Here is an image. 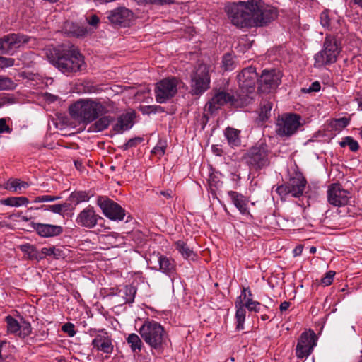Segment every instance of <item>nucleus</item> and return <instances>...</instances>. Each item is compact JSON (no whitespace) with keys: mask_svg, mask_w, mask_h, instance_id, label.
Returning a JSON list of instances; mask_svg holds the SVG:
<instances>
[{"mask_svg":"<svg viewBox=\"0 0 362 362\" xmlns=\"http://www.w3.org/2000/svg\"><path fill=\"white\" fill-rule=\"evenodd\" d=\"M302 252L303 247L301 245H298L293 250V255L294 256H298L301 255Z\"/></svg>","mask_w":362,"mask_h":362,"instance_id":"nucleus-59","label":"nucleus"},{"mask_svg":"<svg viewBox=\"0 0 362 362\" xmlns=\"http://www.w3.org/2000/svg\"><path fill=\"white\" fill-rule=\"evenodd\" d=\"M165 144L164 142L159 141L158 144L153 148L152 153L156 156H162L165 151Z\"/></svg>","mask_w":362,"mask_h":362,"instance_id":"nucleus-47","label":"nucleus"},{"mask_svg":"<svg viewBox=\"0 0 362 362\" xmlns=\"http://www.w3.org/2000/svg\"><path fill=\"white\" fill-rule=\"evenodd\" d=\"M65 204H57L54 205H42L37 209L49 210L55 214H61L63 210L65 209Z\"/></svg>","mask_w":362,"mask_h":362,"instance_id":"nucleus-40","label":"nucleus"},{"mask_svg":"<svg viewBox=\"0 0 362 362\" xmlns=\"http://www.w3.org/2000/svg\"><path fill=\"white\" fill-rule=\"evenodd\" d=\"M32 226L40 236L44 238L57 236L63 231L62 227L57 225L33 223Z\"/></svg>","mask_w":362,"mask_h":362,"instance_id":"nucleus-21","label":"nucleus"},{"mask_svg":"<svg viewBox=\"0 0 362 362\" xmlns=\"http://www.w3.org/2000/svg\"><path fill=\"white\" fill-rule=\"evenodd\" d=\"M127 341L133 352L139 353L141 351L143 342L136 334L132 333L129 334Z\"/></svg>","mask_w":362,"mask_h":362,"instance_id":"nucleus-31","label":"nucleus"},{"mask_svg":"<svg viewBox=\"0 0 362 362\" xmlns=\"http://www.w3.org/2000/svg\"><path fill=\"white\" fill-rule=\"evenodd\" d=\"M228 103L232 105L234 104V96L233 95L223 90H214V95L206 104L204 111L212 114Z\"/></svg>","mask_w":362,"mask_h":362,"instance_id":"nucleus-12","label":"nucleus"},{"mask_svg":"<svg viewBox=\"0 0 362 362\" xmlns=\"http://www.w3.org/2000/svg\"><path fill=\"white\" fill-rule=\"evenodd\" d=\"M354 4L362 8V0H351Z\"/></svg>","mask_w":362,"mask_h":362,"instance_id":"nucleus-64","label":"nucleus"},{"mask_svg":"<svg viewBox=\"0 0 362 362\" xmlns=\"http://www.w3.org/2000/svg\"><path fill=\"white\" fill-rule=\"evenodd\" d=\"M28 36L13 33L0 39V54H9L14 49L18 48L30 41Z\"/></svg>","mask_w":362,"mask_h":362,"instance_id":"nucleus-13","label":"nucleus"},{"mask_svg":"<svg viewBox=\"0 0 362 362\" xmlns=\"http://www.w3.org/2000/svg\"><path fill=\"white\" fill-rule=\"evenodd\" d=\"M276 192L281 197V199H283L288 194H291V191L289 190L288 183L277 187Z\"/></svg>","mask_w":362,"mask_h":362,"instance_id":"nucleus-49","label":"nucleus"},{"mask_svg":"<svg viewBox=\"0 0 362 362\" xmlns=\"http://www.w3.org/2000/svg\"><path fill=\"white\" fill-rule=\"evenodd\" d=\"M140 111L144 115H149L151 113H156L158 112H163V107L160 105H144L141 106Z\"/></svg>","mask_w":362,"mask_h":362,"instance_id":"nucleus-41","label":"nucleus"},{"mask_svg":"<svg viewBox=\"0 0 362 362\" xmlns=\"http://www.w3.org/2000/svg\"><path fill=\"white\" fill-rule=\"evenodd\" d=\"M133 126V117L130 114H123L118 117L116 124L113 126V130L116 133H122L132 128Z\"/></svg>","mask_w":362,"mask_h":362,"instance_id":"nucleus-24","label":"nucleus"},{"mask_svg":"<svg viewBox=\"0 0 362 362\" xmlns=\"http://www.w3.org/2000/svg\"><path fill=\"white\" fill-rule=\"evenodd\" d=\"M287 183L291 195L293 197H299L303 194L307 182L300 174H298L291 177Z\"/></svg>","mask_w":362,"mask_h":362,"instance_id":"nucleus-22","label":"nucleus"},{"mask_svg":"<svg viewBox=\"0 0 362 362\" xmlns=\"http://www.w3.org/2000/svg\"><path fill=\"white\" fill-rule=\"evenodd\" d=\"M281 74L276 70H264L259 80V88L263 92L269 91L281 83Z\"/></svg>","mask_w":362,"mask_h":362,"instance_id":"nucleus-20","label":"nucleus"},{"mask_svg":"<svg viewBox=\"0 0 362 362\" xmlns=\"http://www.w3.org/2000/svg\"><path fill=\"white\" fill-rule=\"evenodd\" d=\"M337 123L339 127H345L349 124V119L346 117H342L337 120Z\"/></svg>","mask_w":362,"mask_h":362,"instance_id":"nucleus-55","label":"nucleus"},{"mask_svg":"<svg viewBox=\"0 0 362 362\" xmlns=\"http://www.w3.org/2000/svg\"><path fill=\"white\" fill-rule=\"evenodd\" d=\"M334 275H335V272L333 271H329V272H327L325 276L322 278L321 284L324 286H329L333 281Z\"/></svg>","mask_w":362,"mask_h":362,"instance_id":"nucleus-46","label":"nucleus"},{"mask_svg":"<svg viewBox=\"0 0 362 362\" xmlns=\"http://www.w3.org/2000/svg\"><path fill=\"white\" fill-rule=\"evenodd\" d=\"M42 254L45 255H56L55 248H54V247H52V248L44 247V248L42 249Z\"/></svg>","mask_w":362,"mask_h":362,"instance_id":"nucleus-54","label":"nucleus"},{"mask_svg":"<svg viewBox=\"0 0 362 362\" xmlns=\"http://www.w3.org/2000/svg\"><path fill=\"white\" fill-rule=\"evenodd\" d=\"M98 23L99 18L95 15L91 16L90 19L88 20V23L93 26L97 25Z\"/></svg>","mask_w":362,"mask_h":362,"instance_id":"nucleus-56","label":"nucleus"},{"mask_svg":"<svg viewBox=\"0 0 362 362\" xmlns=\"http://www.w3.org/2000/svg\"><path fill=\"white\" fill-rule=\"evenodd\" d=\"M114 103L109 99L81 98L69 107L72 118L81 124H89L100 116L114 111Z\"/></svg>","mask_w":362,"mask_h":362,"instance_id":"nucleus-2","label":"nucleus"},{"mask_svg":"<svg viewBox=\"0 0 362 362\" xmlns=\"http://www.w3.org/2000/svg\"><path fill=\"white\" fill-rule=\"evenodd\" d=\"M244 306L250 311L258 313L260 310V303L257 301L252 300V298H248L244 304Z\"/></svg>","mask_w":362,"mask_h":362,"instance_id":"nucleus-44","label":"nucleus"},{"mask_svg":"<svg viewBox=\"0 0 362 362\" xmlns=\"http://www.w3.org/2000/svg\"><path fill=\"white\" fill-rule=\"evenodd\" d=\"M160 194L165 197L166 198H170L172 197L173 191L172 190H167V191H161Z\"/></svg>","mask_w":362,"mask_h":362,"instance_id":"nucleus-61","label":"nucleus"},{"mask_svg":"<svg viewBox=\"0 0 362 362\" xmlns=\"http://www.w3.org/2000/svg\"><path fill=\"white\" fill-rule=\"evenodd\" d=\"M246 315V310L244 305H240L238 308H237L235 313V319L237 322L236 328L238 330H242L244 329V322L245 320Z\"/></svg>","mask_w":362,"mask_h":362,"instance_id":"nucleus-35","label":"nucleus"},{"mask_svg":"<svg viewBox=\"0 0 362 362\" xmlns=\"http://www.w3.org/2000/svg\"><path fill=\"white\" fill-rule=\"evenodd\" d=\"M210 84L209 69L205 64H200L191 76V89L193 95H201Z\"/></svg>","mask_w":362,"mask_h":362,"instance_id":"nucleus-9","label":"nucleus"},{"mask_svg":"<svg viewBox=\"0 0 362 362\" xmlns=\"http://www.w3.org/2000/svg\"><path fill=\"white\" fill-rule=\"evenodd\" d=\"M215 179H216L215 176L210 179V180H209L210 185H211V187L214 186L215 187L218 188L222 185V182L215 181Z\"/></svg>","mask_w":362,"mask_h":362,"instance_id":"nucleus-58","label":"nucleus"},{"mask_svg":"<svg viewBox=\"0 0 362 362\" xmlns=\"http://www.w3.org/2000/svg\"><path fill=\"white\" fill-rule=\"evenodd\" d=\"M59 197L56 196H50V195H42L35 197L34 202L35 203H40V202H54L59 199Z\"/></svg>","mask_w":362,"mask_h":362,"instance_id":"nucleus-48","label":"nucleus"},{"mask_svg":"<svg viewBox=\"0 0 362 362\" xmlns=\"http://www.w3.org/2000/svg\"><path fill=\"white\" fill-rule=\"evenodd\" d=\"M151 2L153 3H160V4H170L173 1L172 0H150Z\"/></svg>","mask_w":362,"mask_h":362,"instance_id":"nucleus-62","label":"nucleus"},{"mask_svg":"<svg viewBox=\"0 0 362 362\" xmlns=\"http://www.w3.org/2000/svg\"><path fill=\"white\" fill-rule=\"evenodd\" d=\"M14 86V83L10 78L0 76V90L12 89Z\"/></svg>","mask_w":362,"mask_h":362,"instance_id":"nucleus-45","label":"nucleus"},{"mask_svg":"<svg viewBox=\"0 0 362 362\" xmlns=\"http://www.w3.org/2000/svg\"><path fill=\"white\" fill-rule=\"evenodd\" d=\"M91 345L96 351L105 354L106 358L110 356L114 349L111 337L103 329L98 332L92 340Z\"/></svg>","mask_w":362,"mask_h":362,"instance_id":"nucleus-17","label":"nucleus"},{"mask_svg":"<svg viewBox=\"0 0 362 362\" xmlns=\"http://www.w3.org/2000/svg\"><path fill=\"white\" fill-rule=\"evenodd\" d=\"M350 193L341 188L339 184L332 185L327 190V199L330 204L334 206L346 205L350 199Z\"/></svg>","mask_w":362,"mask_h":362,"instance_id":"nucleus-16","label":"nucleus"},{"mask_svg":"<svg viewBox=\"0 0 362 362\" xmlns=\"http://www.w3.org/2000/svg\"><path fill=\"white\" fill-rule=\"evenodd\" d=\"M64 29L66 33L76 37H82L87 33L86 28L72 22H66L64 25Z\"/></svg>","mask_w":362,"mask_h":362,"instance_id":"nucleus-28","label":"nucleus"},{"mask_svg":"<svg viewBox=\"0 0 362 362\" xmlns=\"http://www.w3.org/2000/svg\"><path fill=\"white\" fill-rule=\"evenodd\" d=\"M247 292H248V294H249V296H252V293H251L250 291L249 290V288H244L243 289V291H242V293H241L240 297H241L242 296H244V298H246V296H247Z\"/></svg>","mask_w":362,"mask_h":362,"instance_id":"nucleus-63","label":"nucleus"},{"mask_svg":"<svg viewBox=\"0 0 362 362\" xmlns=\"http://www.w3.org/2000/svg\"><path fill=\"white\" fill-rule=\"evenodd\" d=\"M139 332L152 349L160 350L167 345V334L164 328L156 321H146L139 328Z\"/></svg>","mask_w":362,"mask_h":362,"instance_id":"nucleus-4","label":"nucleus"},{"mask_svg":"<svg viewBox=\"0 0 362 362\" xmlns=\"http://www.w3.org/2000/svg\"><path fill=\"white\" fill-rule=\"evenodd\" d=\"M62 329L66 333L69 337H74L76 334L74 330V325L72 323L68 322L64 325Z\"/></svg>","mask_w":362,"mask_h":362,"instance_id":"nucleus-50","label":"nucleus"},{"mask_svg":"<svg viewBox=\"0 0 362 362\" xmlns=\"http://www.w3.org/2000/svg\"><path fill=\"white\" fill-rule=\"evenodd\" d=\"M228 18L238 28L262 27L277 17V10L262 0L233 2L225 7Z\"/></svg>","mask_w":362,"mask_h":362,"instance_id":"nucleus-1","label":"nucleus"},{"mask_svg":"<svg viewBox=\"0 0 362 362\" xmlns=\"http://www.w3.org/2000/svg\"><path fill=\"white\" fill-rule=\"evenodd\" d=\"M228 195L231 198L234 205L236 206V208L240 211L241 214H246L248 213L247 203L243 195L233 191H229Z\"/></svg>","mask_w":362,"mask_h":362,"instance_id":"nucleus-26","label":"nucleus"},{"mask_svg":"<svg viewBox=\"0 0 362 362\" xmlns=\"http://www.w3.org/2000/svg\"><path fill=\"white\" fill-rule=\"evenodd\" d=\"M257 80L256 70L252 66L243 69L238 75L239 86L243 91L245 90L247 93H251L254 91Z\"/></svg>","mask_w":362,"mask_h":362,"instance_id":"nucleus-18","label":"nucleus"},{"mask_svg":"<svg viewBox=\"0 0 362 362\" xmlns=\"http://www.w3.org/2000/svg\"><path fill=\"white\" fill-rule=\"evenodd\" d=\"M103 218L97 214L94 207L88 206L81 210L76 218V223L86 228L91 229L95 227L98 221Z\"/></svg>","mask_w":362,"mask_h":362,"instance_id":"nucleus-14","label":"nucleus"},{"mask_svg":"<svg viewBox=\"0 0 362 362\" xmlns=\"http://www.w3.org/2000/svg\"><path fill=\"white\" fill-rule=\"evenodd\" d=\"M143 141V138L137 136L132 139H130L126 142L124 144H123L120 148L124 150L127 151L130 148H133L139 145L140 143Z\"/></svg>","mask_w":362,"mask_h":362,"instance_id":"nucleus-42","label":"nucleus"},{"mask_svg":"<svg viewBox=\"0 0 362 362\" xmlns=\"http://www.w3.org/2000/svg\"><path fill=\"white\" fill-rule=\"evenodd\" d=\"M28 186V182L21 181L19 179H10L6 183L5 188L14 192L21 193L23 189H26Z\"/></svg>","mask_w":362,"mask_h":362,"instance_id":"nucleus-29","label":"nucleus"},{"mask_svg":"<svg viewBox=\"0 0 362 362\" xmlns=\"http://www.w3.org/2000/svg\"><path fill=\"white\" fill-rule=\"evenodd\" d=\"M341 147L349 146L352 151H356L358 149V142L350 136L345 137L341 142Z\"/></svg>","mask_w":362,"mask_h":362,"instance_id":"nucleus-38","label":"nucleus"},{"mask_svg":"<svg viewBox=\"0 0 362 362\" xmlns=\"http://www.w3.org/2000/svg\"><path fill=\"white\" fill-rule=\"evenodd\" d=\"M5 322H6L7 332L20 338H25L32 332L30 323L23 318H21L18 321L12 316L8 315L5 317Z\"/></svg>","mask_w":362,"mask_h":362,"instance_id":"nucleus-11","label":"nucleus"},{"mask_svg":"<svg viewBox=\"0 0 362 362\" xmlns=\"http://www.w3.org/2000/svg\"><path fill=\"white\" fill-rule=\"evenodd\" d=\"M12 129L7 124V121L6 118L0 119V134L8 133L10 134Z\"/></svg>","mask_w":362,"mask_h":362,"instance_id":"nucleus-52","label":"nucleus"},{"mask_svg":"<svg viewBox=\"0 0 362 362\" xmlns=\"http://www.w3.org/2000/svg\"><path fill=\"white\" fill-rule=\"evenodd\" d=\"M14 59L12 58H6L0 57V66L1 68H7L13 66Z\"/></svg>","mask_w":362,"mask_h":362,"instance_id":"nucleus-51","label":"nucleus"},{"mask_svg":"<svg viewBox=\"0 0 362 362\" xmlns=\"http://www.w3.org/2000/svg\"><path fill=\"white\" fill-rule=\"evenodd\" d=\"M21 250L28 255V257L31 259H41L42 257L38 255L36 247L29 243L20 245Z\"/></svg>","mask_w":362,"mask_h":362,"instance_id":"nucleus-34","label":"nucleus"},{"mask_svg":"<svg viewBox=\"0 0 362 362\" xmlns=\"http://www.w3.org/2000/svg\"><path fill=\"white\" fill-rule=\"evenodd\" d=\"M107 13L111 23L123 27L129 26L133 18L132 12L124 7L117 8Z\"/></svg>","mask_w":362,"mask_h":362,"instance_id":"nucleus-19","label":"nucleus"},{"mask_svg":"<svg viewBox=\"0 0 362 362\" xmlns=\"http://www.w3.org/2000/svg\"><path fill=\"white\" fill-rule=\"evenodd\" d=\"M175 246L185 259H194L195 254L185 242L178 240L175 243Z\"/></svg>","mask_w":362,"mask_h":362,"instance_id":"nucleus-30","label":"nucleus"},{"mask_svg":"<svg viewBox=\"0 0 362 362\" xmlns=\"http://www.w3.org/2000/svg\"><path fill=\"white\" fill-rule=\"evenodd\" d=\"M341 51V45L339 40L331 35H327L323 44V49L315 55V66L333 64L337 61Z\"/></svg>","mask_w":362,"mask_h":362,"instance_id":"nucleus-5","label":"nucleus"},{"mask_svg":"<svg viewBox=\"0 0 362 362\" xmlns=\"http://www.w3.org/2000/svg\"><path fill=\"white\" fill-rule=\"evenodd\" d=\"M0 203L5 206L18 207L28 204V199L25 197H11L0 200Z\"/></svg>","mask_w":362,"mask_h":362,"instance_id":"nucleus-32","label":"nucleus"},{"mask_svg":"<svg viewBox=\"0 0 362 362\" xmlns=\"http://www.w3.org/2000/svg\"><path fill=\"white\" fill-rule=\"evenodd\" d=\"M320 90V84L318 81L313 82L308 88H303L305 93L317 92Z\"/></svg>","mask_w":362,"mask_h":362,"instance_id":"nucleus-53","label":"nucleus"},{"mask_svg":"<svg viewBox=\"0 0 362 362\" xmlns=\"http://www.w3.org/2000/svg\"><path fill=\"white\" fill-rule=\"evenodd\" d=\"M46 54L49 62L64 74L80 71L85 69L83 57L72 45L48 49Z\"/></svg>","mask_w":362,"mask_h":362,"instance_id":"nucleus-3","label":"nucleus"},{"mask_svg":"<svg viewBox=\"0 0 362 362\" xmlns=\"http://www.w3.org/2000/svg\"><path fill=\"white\" fill-rule=\"evenodd\" d=\"M158 263L160 266V270L164 273L168 274L174 270L175 264L173 260L170 259L165 256H159Z\"/></svg>","mask_w":362,"mask_h":362,"instance_id":"nucleus-33","label":"nucleus"},{"mask_svg":"<svg viewBox=\"0 0 362 362\" xmlns=\"http://www.w3.org/2000/svg\"><path fill=\"white\" fill-rule=\"evenodd\" d=\"M90 196L84 191H76L73 192L70 195V199L72 202L76 204H78L81 202H88L90 199Z\"/></svg>","mask_w":362,"mask_h":362,"instance_id":"nucleus-36","label":"nucleus"},{"mask_svg":"<svg viewBox=\"0 0 362 362\" xmlns=\"http://www.w3.org/2000/svg\"><path fill=\"white\" fill-rule=\"evenodd\" d=\"M122 292L125 294V296H124L125 302L130 303L134 300L136 290L133 286H125L123 291H120V293Z\"/></svg>","mask_w":362,"mask_h":362,"instance_id":"nucleus-39","label":"nucleus"},{"mask_svg":"<svg viewBox=\"0 0 362 362\" xmlns=\"http://www.w3.org/2000/svg\"><path fill=\"white\" fill-rule=\"evenodd\" d=\"M272 108V104L270 102H266L261 107L259 117L262 120L267 119L269 115Z\"/></svg>","mask_w":362,"mask_h":362,"instance_id":"nucleus-43","label":"nucleus"},{"mask_svg":"<svg viewBox=\"0 0 362 362\" xmlns=\"http://www.w3.org/2000/svg\"><path fill=\"white\" fill-rule=\"evenodd\" d=\"M300 125V117L296 114H286L276 122V132L280 136H290L296 133Z\"/></svg>","mask_w":362,"mask_h":362,"instance_id":"nucleus-8","label":"nucleus"},{"mask_svg":"<svg viewBox=\"0 0 362 362\" xmlns=\"http://www.w3.org/2000/svg\"><path fill=\"white\" fill-rule=\"evenodd\" d=\"M224 135L227 139L228 145L231 147H235L240 145L239 130L228 127L225 129Z\"/></svg>","mask_w":362,"mask_h":362,"instance_id":"nucleus-27","label":"nucleus"},{"mask_svg":"<svg viewBox=\"0 0 362 362\" xmlns=\"http://www.w3.org/2000/svg\"><path fill=\"white\" fill-rule=\"evenodd\" d=\"M179 80L175 77L165 78L158 81L155 86V98L157 103H165L173 98L177 92Z\"/></svg>","mask_w":362,"mask_h":362,"instance_id":"nucleus-7","label":"nucleus"},{"mask_svg":"<svg viewBox=\"0 0 362 362\" xmlns=\"http://www.w3.org/2000/svg\"><path fill=\"white\" fill-rule=\"evenodd\" d=\"M97 204L101 209L103 214L112 221H122L125 216V210L117 203L106 198L100 197L98 198Z\"/></svg>","mask_w":362,"mask_h":362,"instance_id":"nucleus-10","label":"nucleus"},{"mask_svg":"<svg viewBox=\"0 0 362 362\" xmlns=\"http://www.w3.org/2000/svg\"><path fill=\"white\" fill-rule=\"evenodd\" d=\"M113 119L114 118L111 116H106L105 115L100 116L98 119L93 121L95 122L90 126L88 132H102L110 126Z\"/></svg>","mask_w":362,"mask_h":362,"instance_id":"nucleus-25","label":"nucleus"},{"mask_svg":"<svg viewBox=\"0 0 362 362\" xmlns=\"http://www.w3.org/2000/svg\"><path fill=\"white\" fill-rule=\"evenodd\" d=\"M7 345V342L6 341H0V362L3 361V355H2V350L4 346H6Z\"/></svg>","mask_w":362,"mask_h":362,"instance_id":"nucleus-60","label":"nucleus"},{"mask_svg":"<svg viewBox=\"0 0 362 362\" xmlns=\"http://www.w3.org/2000/svg\"><path fill=\"white\" fill-rule=\"evenodd\" d=\"M222 67L225 71H230L235 67V62L231 54H226L222 59Z\"/></svg>","mask_w":362,"mask_h":362,"instance_id":"nucleus-37","label":"nucleus"},{"mask_svg":"<svg viewBox=\"0 0 362 362\" xmlns=\"http://www.w3.org/2000/svg\"><path fill=\"white\" fill-rule=\"evenodd\" d=\"M316 345L314 332H303L297 343L296 354L298 358H307Z\"/></svg>","mask_w":362,"mask_h":362,"instance_id":"nucleus-15","label":"nucleus"},{"mask_svg":"<svg viewBox=\"0 0 362 362\" xmlns=\"http://www.w3.org/2000/svg\"><path fill=\"white\" fill-rule=\"evenodd\" d=\"M320 21L322 26L329 30H333L336 33L343 32L342 29H340L343 21L339 18L334 20L329 16L327 11H324L321 13Z\"/></svg>","mask_w":362,"mask_h":362,"instance_id":"nucleus-23","label":"nucleus"},{"mask_svg":"<svg viewBox=\"0 0 362 362\" xmlns=\"http://www.w3.org/2000/svg\"><path fill=\"white\" fill-rule=\"evenodd\" d=\"M269 155L268 146L264 142H259L247 152L246 163L255 169H260L269 164Z\"/></svg>","mask_w":362,"mask_h":362,"instance_id":"nucleus-6","label":"nucleus"},{"mask_svg":"<svg viewBox=\"0 0 362 362\" xmlns=\"http://www.w3.org/2000/svg\"><path fill=\"white\" fill-rule=\"evenodd\" d=\"M291 303L288 301H284L281 303L279 309L281 312H284L288 309L290 307Z\"/></svg>","mask_w":362,"mask_h":362,"instance_id":"nucleus-57","label":"nucleus"}]
</instances>
